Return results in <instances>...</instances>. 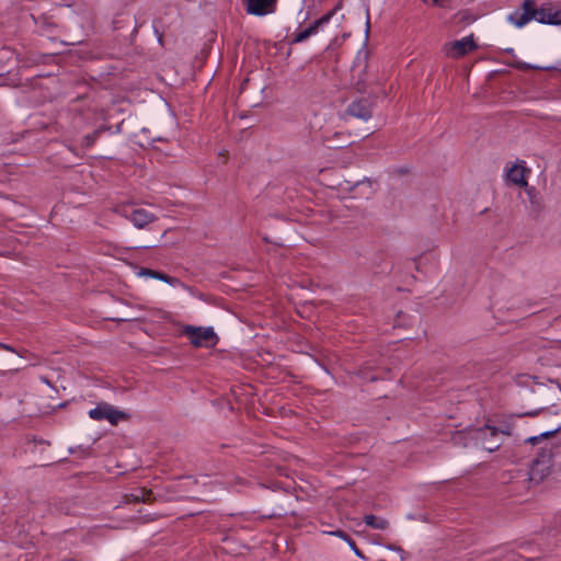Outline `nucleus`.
<instances>
[{"instance_id": "9d476101", "label": "nucleus", "mask_w": 561, "mask_h": 561, "mask_svg": "<svg viewBox=\"0 0 561 561\" xmlns=\"http://www.w3.org/2000/svg\"><path fill=\"white\" fill-rule=\"evenodd\" d=\"M525 192L529 201V214L533 218L538 219L545 208L543 199L534 186H527Z\"/></svg>"}, {"instance_id": "423d86ee", "label": "nucleus", "mask_w": 561, "mask_h": 561, "mask_svg": "<svg viewBox=\"0 0 561 561\" xmlns=\"http://www.w3.org/2000/svg\"><path fill=\"white\" fill-rule=\"evenodd\" d=\"M336 9L325 13L320 19L313 21L308 27L302 31L297 32L293 38L289 41L290 45H295L298 43H302L308 39L310 36L316 35L320 28L327 25L332 16L334 15Z\"/></svg>"}, {"instance_id": "7ed1b4c3", "label": "nucleus", "mask_w": 561, "mask_h": 561, "mask_svg": "<svg viewBox=\"0 0 561 561\" xmlns=\"http://www.w3.org/2000/svg\"><path fill=\"white\" fill-rule=\"evenodd\" d=\"M552 466V451L551 449L542 448L538 457H536L529 469V480L539 483L549 473Z\"/></svg>"}, {"instance_id": "1a4fd4ad", "label": "nucleus", "mask_w": 561, "mask_h": 561, "mask_svg": "<svg viewBox=\"0 0 561 561\" xmlns=\"http://www.w3.org/2000/svg\"><path fill=\"white\" fill-rule=\"evenodd\" d=\"M473 35L466 36L459 41L448 44L447 55L454 58H459L477 48Z\"/></svg>"}, {"instance_id": "2eb2a0df", "label": "nucleus", "mask_w": 561, "mask_h": 561, "mask_svg": "<svg viewBox=\"0 0 561 561\" xmlns=\"http://www.w3.org/2000/svg\"><path fill=\"white\" fill-rule=\"evenodd\" d=\"M364 522L370 528L378 529V530H385L389 526V522L387 519L371 515V514L365 515Z\"/></svg>"}, {"instance_id": "a878e982", "label": "nucleus", "mask_w": 561, "mask_h": 561, "mask_svg": "<svg viewBox=\"0 0 561 561\" xmlns=\"http://www.w3.org/2000/svg\"><path fill=\"white\" fill-rule=\"evenodd\" d=\"M355 87H356V90L358 92H365V89H364V85H363V82L360 80H358L356 83H355Z\"/></svg>"}, {"instance_id": "6ab92c4d", "label": "nucleus", "mask_w": 561, "mask_h": 561, "mask_svg": "<svg viewBox=\"0 0 561 561\" xmlns=\"http://www.w3.org/2000/svg\"><path fill=\"white\" fill-rule=\"evenodd\" d=\"M151 494V491H146L145 489H139L138 493H133L131 496L135 501L146 502L148 501V496Z\"/></svg>"}, {"instance_id": "a211bd4d", "label": "nucleus", "mask_w": 561, "mask_h": 561, "mask_svg": "<svg viewBox=\"0 0 561 561\" xmlns=\"http://www.w3.org/2000/svg\"><path fill=\"white\" fill-rule=\"evenodd\" d=\"M515 67L520 70L539 69V70H552L553 66H534L527 62L518 61Z\"/></svg>"}, {"instance_id": "4468645a", "label": "nucleus", "mask_w": 561, "mask_h": 561, "mask_svg": "<svg viewBox=\"0 0 561 561\" xmlns=\"http://www.w3.org/2000/svg\"><path fill=\"white\" fill-rule=\"evenodd\" d=\"M477 438L481 439L482 448L489 453L497 450L502 445L497 437H493L489 434V431H486L485 434H482L481 437L477 432Z\"/></svg>"}, {"instance_id": "f3484780", "label": "nucleus", "mask_w": 561, "mask_h": 561, "mask_svg": "<svg viewBox=\"0 0 561 561\" xmlns=\"http://www.w3.org/2000/svg\"><path fill=\"white\" fill-rule=\"evenodd\" d=\"M561 431V426H558L557 428L554 430H551V431H546L537 436H531V437H528L525 443H529L531 445H536L538 443H540L543 438H548V437H551L553 436L554 434L559 433Z\"/></svg>"}, {"instance_id": "412c9836", "label": "nucleus", "mask_w": 561, "mask_h": 561, "mask_svg": "<svg viewBox=\"0 0 561 561\" xmlns=\"http://www.w3.org/2000/svg\"><path fill=\"white\" fill-rule=\"evenodd\" d=\"M350 548L354 551V553L359 557L360 559H365V556L363 554V552L357 548L355 541L351 538L348 541H347Z\"/></svg>"}, {"instance_id": "bb28decb", "label": "nucleus", "mask_w": 561, "mask_h": 561, "mask_svg": "<svg viewBox=\"0 0 561 561\" xmlns=\"http://www.w3.org/2000/svg\"><path fill=\"white\" fill-rule=\"evenodd\" d=\"M537 413H538L537 411H534V412H526V413H524L523 415H527V416H535V415H537Z\"/></svg>"}, {"instance_id": "b1692460", "label": "nucleus", "mask_w": 561, "mask_h": 561, "mask_svg": "<svg viewBox=\"0 0 561 561\" xmlns=\"http://www.w3.org/2000/svg\"><path fill=\"white\" fill-rule=\"evenodd\" d=\"M0 350H5V351L12 352V353H16V354L20 355V353L14 347H12L11 345L1 343V342H0Z\"/></svg>"}, {"instance_id": "f03ea898", "label": "nucleus", "mask_w": 561, "mask_h": 561, "mask_svg": "<svg viewBox=\"0 0 561 561\" xmlns=\"http://www.w3.org/2000/svg\"><path fill=\"white\" fill-rule=\"evenodd\" d=\"M114 213L128 219L138 229L145 228L156 219L152 213L144 208H136L133 205H117Z\"/></svg>"}, {"instance_id": "f257e3e1", "label": "nucleus", "mask_w": 561, "mask_h": 561, "mask_svg": "<svg viewBox=\"0 0 561 561\" xmlns=\"http://www.w3.org/2000/svg\"><path fill=\"white\" fill-rule=\"evenodd\" d=\"M522 9V13L515 12L508 16V21L517 27H523L531 20H536L541 24H561V11H552L550 8L537 9L534 0H525Z\"/></svg>"}, {"instance_id": "4be33fe9", "label": "nucleus", "mask_w": 561, "mask_h": 561, "mask_svg": "<svg viewBox=\"0 0 561 561\" xmlns=\"http://www.w3.org/2000/svg\"><path fill=\"white\" fill-rule=\"evenodd\" d=\"M330 534L333 535V536L342 538L346 542L351 539V537L345 531H343L341 529H337L335 531H331Z\"/></svg>"}, {"instance_id": "39448f33", "label": "nucleus", "mask_w": 561, "mask_h": 561, "mask_svg": "<svg viewBox=\"0 0 561 561\" xmlns=\"http://www.w3.org/2000/svg\"><path fill=\"white\" fill-rule=\"evenodd\" d=\"M184 334L190 339L191 343L194 346H202L203 343H207L208 341H213V345L216 344L218 337L211 327L202 328V327H193L186 325L183 330Z\"/></svg>"}, {"instance_id": "0eeeda50", "label": "nucleus", "mask_w": 561, "mask_h": 561, "mask_svg": "<svg viewBox=\"0 0 561 561\" xmlns=\"http://www.w3.org/2000/svg\"><path fill=\"white\" fill-rule=\"evenodd\" d=\"M278 0H242L245 11L250 15L265 16L277 9Z\"/></svg>"}, {"instance_id": "20e7f679", "label": "nucleus", "mask_w": 561, "mask_h": 561, "mask_svg": "<svg viewBox=\"0 0 561 561\" xmlns=\"http://www.w3.org/2000/svg\"><path fill=\"white\" fill-rule=\"evenodd\" d=\"M89 416L94 421L107 420L112 425H116L119 421L126 420L128 414L115 409L107 402H100L89 411Z\"/></svg>"}, {"instance_id": "2f4dec72", "label": "nucleus", "mask_w": 561, "mask_h": 561, "mask_svg": "<svg viewBox=\"0 0 561 561\" xmlns=\"http://www.w3.org/2000/svg\"><path fill=\"white\" fill-rule=\"evenodd\" d=\"M0 255H2V253H0Z\"/></svg>"}, {"instance_id": "9b49d317", "label": "nucleus", "mask_w": 561, "mask_h": 561, "mask_svg": "<svg viewBox=\"0 0 561 561\" xmlns=\"http://www.w3.org/2000/svg\"><path fill=\"white\" fill-rule=\"evenodd\" d=\"M138 275L156 278V279L162 280L171 286H176V285L181 284V280L179 278L172 277L168 274H164L162 272L151 270V268L144 267L139 271Z\"/></svg>"}, {"instance_id": "5701e85b", "label": "nucleus", "mask_w": 561, "mask_h": 561, "mask_svg": "<svg viewBox=\"0 0 561 561\" xmlns=\"http://www.w3.org/2000/svg\"><path fill=\"white\" fill-rule=\"evenodd\" d=\"M122 23H123V15L121 14L113 20L114 30H116V31L121 30L123 27Z\"/></svg>"}, {"instance_id": "c85d7f7f", "label": "nucleus", "mask_w": 561, "mask_h": 561, "mask_svg": "<svg viewBox=\"0 0 561 561\" xmlns=\"http://www.w3.org/2000/svg\"><path fill=\"white\" fill-rule=\"evenodd\" d=\"M366 26H367L366 32H368V30H369V21H367Z\"/></svg>"}, {"instance_id": "f8f14e48", "label": "nucleus", "mask_w": 561, "mask_h": 561, "mask_svg": "<svg viewBox=\"0 0 561 561\" xmlns=\"http://www.w3.org/2000/svg\"><path fill=\"white\" fill-rule=\"evenodd\" d=\"M525 168L523 167H519V165H513L508 171H507V180L511 181L512 183L518 185V186H524L525 188L527 186H529L525 180Z\"/></svg>"}, {"instance_id": "7c9ffc66", "label": "nucleus", "mask_w": 561, "mask_h": 561, "mask_svg": "<svg viewBox=\"0 0 561 561\" xmlns=\"http://www.w3.org/2000/svg\"><path fill=\"white\" fill-rule=\"evenodd\" d=\"M440 0H433L434 3H438Z\"/></svg>"}, {"instance_id": "dca6fc26", "label": "nucleus", "mask_w": 561, "mask_h": 561, "mask_svg": "<svg viewBox=\"0 0 561 561\" xmlns=\"http://www.w3.org/2000/svg\"><path fill=\"white\" fill-rule=\"evenodd\" d=\"M111 127L110 126H100L99 128H96L94 131H92L91 134H88L83 137L82 139V146L84 148H91L95 141L100 138V136L106 131V130H110Z\"/></svg>"}, {"instance_id": "6e6552de", "label": "nucleus", "mask_w": 561, "mask_h": 561, "mask_svg": "<svg viewBox=\"0 0 561 561\" xmlns=\"http://www.w3.org/2000/svg\"><path fill=\"white\" fill-rule=\"evenodd\" d=\"M373 106L374 103L369 99L358 98L350 103L346 108V114L363 121H368L373 116Z\"/></svg>"}, {"instance_id": "ddd939ff", "label": "nucleus", "mask_w": 561, "mask_h": 561, "mask_svg": "<svg viewBox=\"0 0 561 561\" xmlns=\"http://www.w3.org/2000/svg\"><path fill=\"white\" fill-rule=\"evenodd\" d=\"M512 430H513V427L510 424H504L502 426L496 427V426H492V425L486 423L483 427H479L477 430V432L481 436L482 434H485L486 431H489V434L491 436L497 437L499 434H504V435H507V436L512 435Z\"/></svg>"}, {"instance_id": "393cba45", "label": "nucleus", "mask_w": 561, "mask_h": 561, "mask_svg": "<svg viewBox=\"0 0 561 561\" xmlns=\"http://www.w3.org/2000/svg\"><path fill=\"white\" fill-rule=\"evenodd\" d=\"M154 34L157 35V39L160 45H163V34L158 31V28L154 27Z\"/></svg>"}, {"instance_id": "aec40b11", "label": "nucleus", "mask_w": 561, "mask_h": 561, "mask_svg": "<svg viewBox=\"0 0 561 561\" xmlns=\"http://www.w3.org/2000/svg\"><path fill=\"white\" fill-rule=\"evenodd\" d=\"M386 548H387L388 550L399 552V553H400V561H403V560L405 559V551H404L401 547L396 546V545H393V543H388V545L386 546Z\"/></svg>"}, {"instance_id": "c756f323", "label": "nucleus", "mask_w": 561, "mask_h": 561, "mask_svg": "<svg viewBox=\"0 0 561 561\" xmlns=\"http://www.w3.org/2000/svg\"><path fill=\"white\" fill-rule=\"evenodd\" d=\"M508 54H512L513 53V48H510L506 50Z\"/></svg>"}, {"instance_id": "cd10ccee", "label": "nucleus", "mask_w": 561, "mask_h": 561, "mask_svg": "<svg viewBox=\"0 0 561 561\" xmlns=\"http://www.w3.org/2000/svg\"><path fill=\"white\" fill-rule=\"evenodd\" d=\"M134 24H135V25H134V30H133V32H134V33H136V32H137V23H136V20L134 21Z\"/></svg>"}]
</instances>
